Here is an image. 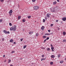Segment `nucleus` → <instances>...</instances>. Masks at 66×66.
I'll use <instances>...</instances> for the list:
<instances>
[{
    "mask_svg": "<svg viewBox=\"0 0 66 66\" xmlns=\"http://www.w3.org/2000/svg\"><path fill=\"white\" fill-rule=\"evenodd\" d=\"M9 25L10 26H12V23H9Z\"/></svg>",
    "mask_w": 66,
    "mask_h": 66,
    "instance_id": "36",
    "label": "nucleus"
},
{
    "mask_svg": "<svg viewBox=\"0 0 66 66\" xmlns=\"http://www.w3.org/2000/svg\"><path fill=\"white\" fill-rule=\"evenodd\" d=\"M17 26H16L14 25V26H12L10 29V31H16V28Z\"/></svg>",
    "mask_w": 66,
    "mask_h": 66,
    "instance_id": "1",
    "label": "nucleus"
},
{
    "mask_svg": "<svg viewBox=\"0 0 66 66\" xmlns=\"http://www.w3.org/2000/svg\"><path fill=\"white\" fill-rule=\"evenodd\" d=\"M32 1L33 2H35V1H36V0H32Z\"/></svg>",
    "mask_w": 66,
    "mask_h": 66,
    "instance_id": "31",
    "label": "nucleus"
},
{
    "mask_svg": "<svg viewBox=\"0 0 66 66\" xmlns=\"http://www.w3.org/2000/svg\"><path fill=\"white\" fill-rule=\"evenodd\" d=\"M21 18V16H19L18 17V19L19 20Z\"/></svg>",
    "mask_w": 66,
    "mask_h": 66,
    "instance_id": "19",
    "label": "nucleus"
},
{
    "mask_svg": "<svg viewBox=\"0 0 66 66\" xmlns=\"http://www.w3.org/2000/svg\"><path fill=\"white\" fill-rule=\"evenodd\" d=\"M10 66H13V65H12L11 64Z\"/></svg>",
    "mask_w": 66,
    "mask_h": 66,
    "instance_id": "50",
    "label": "nucleus"
},
{
    "mask_svg": "<svg viewBox=\"0 0 66 66\" xmlns=\"http://www.w3.org/2000/svg\"><path fill=\"white\" fill-rule=\"evenodd\" d=\"M43 22H45V19H43Z\"/></svg>",
    "mask_w": 66,
    "mask_h": 66,
    "instance_id": "38",
    "label": "nucleus"
},
{
    "mask_svg": "<svg viewBox=\"0 0 66 66\" xmlns=\"http://www.w3.org/2000/svg\"><path fill=\"white\" fill-rule=\"evenodd\" d=\"M51 47H53V46L52 45V44H51Z\"/></svg>",
    "mask_w": 66,
    "mask_h": 66,
    "instance_id": "43",
    "label": "nucleus"
},
{
    "mask_svg": "<svg viewBox=\"0 0 66 66\" xmlns=\"http://www.w3.org/2000/svg\"><path fill=\"white\" fill-rule=\"evenodd\" d=\"M3 32L5 33V34H10V32L9 31H7L5 30H4L3 31Z\"/></svg>",
    "mask_w": 66,
    "mask_h": 66,
    "instance_id": "2",
    "label": "nucleus"
},
{
    "mask_svg": "<svg viewBox=\"0 0 66 66\" xmlns=\"http://www.w3.org/2000/svg\"><path fill=\"white\" fill-rule=\"evenodd\" d=\"M36 36H37L38 35V33H37L36 34Z\"/></svg>",
    "mask_w": 66,
    "mask_h": 66,
    "instance_id": "27",
    "label": "nucleus"
},
{
    "mask_svg": "<svg viewBox=\"0 0 66 66\" xmlns=\"http://www.w3.org/2000/svg\"><path fill=\"white\" fill-rule=\"evenodd\" d=\"M46 16L47 17H48V18H49L50 17V15H49V14L48 13L47 14Z\"/></svg>",
    "mask_w": 66,
    "mask_h": 66,
    "instance_id": "8",
    "label": "nucleus"
},
{
    "mask_svg": "<svg viewBox=\"0 0 66 66\" xmlns=\"http://www.w3.org/2000/svg\"><path fill=\"white\" fill-rule=\"evenodd\" d=\"M62 19L63 21H65L66 20V17H63Z\"/></svg>",
    "mask_w": 66,
    "mask_h": 66,
    "instance_id": "6",
    "label": "nucleus"
},
{
    "mask_svg": "<svg viewBox=\"0 0 66 66\" xmlns=\"http://www.w3.org/2000/svg\"><path fill=\"white\" fill-rule=\"evenodd\" d=\"M41 29L42 30H44V26H42L41 28Z\"/></svg>",
    "mask_w": 66,
    "mask_h": 66,
    "instance_id": "11",
    "label": "nucleus"
},
{
    "mask_svg": "<svg viewBox=\"0 0 66 66\" xmlns=\"http://www.w3.org/2000/svg\"><path fill=\"white\" fill-rule=\"evenodd\" d=\"M51 49L52 50V51H53V52H54V50H53V49H54V47H51Z\"/></svg>",
    "mask_w": 66,
    "mask_h": 66,
    "instance_id": "7",
    "label": "nucleus"
},
{
    "mask_svg": "<svg viewBox=\"0 0 66 66\" xmlns=\"http://www.w3.org/2000/svg\"><path fill=\"white\" fill-rule=\"evenodd\" d=\"M57 2H60V0H57Z\"/></svg>",
    "mask_w": 66,
    "mask_h": 66,
    "instance_id": "45",
    "label": "nucleus"
},
{
    "mask_svg": "<svg viewBox=\"0 0 66 66\" xmlns=\"http://www.w3.org/2000/svg\"><path fill=\"white\" fill-rule=\"evenodd\" d=\"M45 60H46V58H42L41 59V61H42Z\"/></svg>",
    "mask_w": 66,
    "mask_h": 66,
    "instance_id": "14",
    "label": "nucleus"
},
{
    "mask_svg": "<svg viewBox=\"0 0 66 66\" xmlns=\"http://www.w3.org/2000/svg\"><path fill=\"white\" fill-rule=\"evenodd\" d=\"M26 47H27V45H24L23 46L24 49H25V48H26Z\"/></svg>",
    "mask_w": 66,
    "mask_h": 66,
    "instance_id": "24",
    "label": "nucleus"
},
{
    "mask_svg": "<svg viewBox=\"0 0 66 66\" xmlns=\"http://www.w3.org/2000/svg\"><path fill=\"white\" fill-rule=\"evenodd\" d=\"M15 52L14 51H13L11 52V53H14Z\"/></svg>",
    "mask_w": 66,
    "mask_h": 66,
    "instance_id": "30",
    "label": "nucleus"
},
{
    "mask_svg": "<svg viewBox=\"0 0 66 66\" xmlns=\"http://www.w3.org/2000/svg\"><path fill=\"white\" fill-rule=\"evenodd\" d=\"M64 60H66V58H65V59H64Z\"/></svg>",
    "mask_w": 66,
    "mask_h": 66,
    "instance_id": "53",
    "label": "nucleus"
},
{
    "mask_svg": "<svg viewBox=\"0 0 66 66\" xmlns=\"http://www.w3.org/2000/svg\"><path fill=\"white\" fill-rule=\"evenodd\" d=\"M46 18H47V17L45 18V19H46Z\"/></svg>",
    "mask_w": 66,
    "mask_h": 66,
    "instance_id": "54",
    "label": "nucleus"
},
{
    "mask_svg": "<svg viewBox=\"0 0 66 66\" xmlns=\"http://www.w3.org/2000/svg\"><path fill=\"white\" fill-rule=\"evenodd\" d=\"M51 65H53V62H51L50 63Z\"/></svg>",
    "mask_w": 66,
    "mask_h": 66,
    "instance_id": "23",
    "label": "nucleus"
},
{
    "mask_svg": "<svg viewBox=\"0 0 66 66\" xmlns=\"http://www.w3.org/2000/svg\"><path fill=\"white\" fill-rule=\"evenodd\" d=\"M13 43L14 44H16L15 42H14Z\"/></svg>",
    "mask_w": 66,
    "mask_h": 66,
    "instance_id": "47",
    "label": "nucleus"
},
{
    "mask_svg": "<svg viewBox=\"0 0 66 66\" xmlns=\"http://www.w3.org/2000/svg\"><path fill=\"white\" fill-rule=\"evenodd\" d=\"M63 34L64 35H66V32L64 31L63 32Z\"/></svg>",
    "mask_w": 66,
    "mask_h": 66,
    "instance_id": "20",
    "label": "nucleus"
},
{
    "mask_svg": "<svg viewBox=\"0 0 66 66\" xmlns=\"http://www.w3.org/2000/svg\"><path fill=\"white\" fill-rule=\"evenodd\" d=\"M11 62V60H9L8 62V63H10V62Z\"/></svg>",
    "mask_w": 66,
    "mask_h": 66,
    "instance_id": "22",
    "label": "nucleus"
},
{
    "mask_svg": "<svg viewBox=\"0 0 66 66\" xmlns=\"http://www.w3.org/2000/svg\"><path fill=\"white\" fill-rule=\"evenodd\" d=\"M43 38H46V36H43Z\"/></svg>",
    "mask_w": 66,
    "mask_h": 66,
    "instance_id": "25",
    "label": "nucleus"
},
{
    "mask_svg": "<svg viewBox=\"0 0 66 66\" xmlns=\"http://www.w3.org/2000/svg\"><path fill=\"white\" fill-rule=\"evenodd\" d=\"M13 41V39H11L10 40V43H11V42H12Z\"/></svg>",
    "mask_w": 66,
    "mask_h": 66,
    "instance_id": "18",
    "label": "nucleus"
},
{
    "mask_svg": "<svg viewBox=\"0 0 66 66\" xmlns=\"http://www.w3.org/2000/svg\"><path fill=\"white\" fill-rule=\"evenodd\" d=\"M6 62V60H5L4 61V62Z\"/></svg>",
    "mask_w": 66,
    "mask_h": 66,
    "instance_id": "52",
    "label": "nucleus"
},
{
    "mask_svg": "<svg viewBox=\"0 0 66 66\" xmlns=\"http://www.w3.org/2000/svg\"><path fill=\"white\" fill-rule=\"evenodd\" d=\"M53 24H51L50 27H53Z\"/></svg>",
    "mask_w": 66,
    "mask_h": 66,
    "instance_id": "34",
    "label": "nucleus"
},
{
    "mask_svg": "<svg viewBox=\"0 0 66 66\" xmlns=\"http://www.w3.org/2000/svg\"><path fill=\"white\" fill-rule=\"evenodd\" d=\"M34 9L35 10H38L39 9V7L38 6H35L34 7Z\"/></svg>",
    "mask_w": 66,
    "mask_h": 66,
    "instance_id": "4",
    "label": "nucleus"
},
{
    "mask_svg": "<svg viewBox=\"0 0 66 66\" xmlns=\"http://www.w3.org/2000/svg\"><path fill=\"white\" fill-rule=\"evenodd\" d=\"M60 56H61V54H59L58 55H57L58 57H60Z\"/></svg>",
    "mask_w": 66,
    "mask_h": 66,
    "instance_id": "17",
    "label": "nucleus"
},
{
    "mask_svg": "<svg viewBox=\"0 0 66 66\" xmlns=\"http://www.w3.org/2000/svg\"><path fill=\"white\" fill-rule=\"evenodd\" d=\"M64 62V61L63 60H61L60 61V63H61V64H62Z\"/></svg>",
    "mask_w": 66,
    "mask_h": 66,
    "instance_id": "13",
    "label": "nucleus"
},
{
    "mask_svg": "<svg viewBox=\"0 0 66 66\" xmlns=\"http://www.w3.org/2000/svg\"><path fill=\"white\" fill-rule=\"evenodd\" d=\"M33 33V31H30V32H29V34H32Z\"/></svg>",
    "mask_w": 66,
    "mask_h": 66,
    "instance_id": "9",
    "label": "nucleus"
},
{
    "mask_svg": "<svg viewBox=\"0 0 66 66\" xmlns=\"http://www.w3.org/2000/svg\"><path fill=\"white\" fill-rule=\"evenodd\" d=\"M56 4V2H53V4L54 5H55Z\"/></svg>",
    "mask_w": 66,
    "mask_h": 66,
    "instance_id": "15",
    "label": "nucleus"
},
{
    "mask_svg": "<svg viewBox=\"0 0 66 66\" xmlns=\"http://www.w3.org/2000/svg\"><path fill=\"white\" fill-rule=\"evenodd\" d=\"M22 21L23 22H24L26 21V20L23 19L22 20Z\"/></svg>",
    "mask_w": 66,
    "mask_h": 66,
    "instance_id": "21",
    "label": "nucleus"
},
{
    "mask_svg": "<svg viewBox=\"0 0 66 66\" xmlns=\"http://www.w3.org/2000/svg\"><path fill=\"white\" fill-rule=\"evenodd\" d=\"M31 17V16H28V18L30 19V18Z\"/></svg>",
    "mask_w": 66,
    "mask_h": 66,
    "instance_id": "26",
    "label": "nucleus"
},
{
    "mask_svg": "<svg viewBox=\"0 0 66 66\" xmlns=\"http://www.w3.org/2000/svg\"><path fill=\"white\" fill-rule=\"evenodd\" d=\"M2 40L3 41H4V38H2Z\"/></svg>",
    "mask_w": 66,
    "mask_h": 66,
    "instance_id": "40",
    "label": "nucleus"
},
{
    "mask_svg": "<svg viewBox=\"0 0 66 66\" xmlns=\"http://www.w3.org/2000/svg\"><path fill=\"white\" fill-rule=\"evenodd\" d=\"M55 8L56 10H59V7L57 6Z\"/></svg>",
    "mask_w": 66,
    "mask_h": 66,
    "instance_id": "10",
    "label": "nucleus"
},
{
    "mask_svg": "<svg viewBox=\"0 0 66 66\" xmlns=\"http://www.w3.org/2000/svg\"><path fill=\"white\" fill-rule=\"evenodd\" d=\"M5 55H3V57H5Z\"/></svg>",
    "mask_w": 66,
    "mask_h": 66,
    "instance_id": "51",
    "label": "nucleus"
},
{
    "mask_svg": "<svg viewBox=\"0 0 66 66\" xmlns=\"http://www.w3.org/2000/svg\"><path fill=\"white\" fill-rule=\"evenodd\" d=\"M12 13L13 11H12V10H10V11L9 12V13L10 14L9 15L10 16H12Z\"/></svg>",
    "mask_w": 66,
    "mask_h": 66,
    "instance_id": "3",
    "label": "nucleus"
},
{
    "mask_svg": "<svg viewBox=\"0 0 66 66\" xmlns=\"http://www.w3.org/2000/svg\"><path fill=\"white\" fill-rule=\"evenodd\" d=\"M56 22H58V20H56Z\"/></svg>",
    "mask_w": 66,
    "mask_h": 66,
    "instance_id": "48",
    "label": "nucleus"
},
{
    "mask_svg": "<svg viewBox=\"0 0 66 66\" xmlns=\"http://www.w3.org/2000/svg\"><path fill=\"white\" fill-rule=\"evenodd\" d=\"M21 41V42H22V40H23V38H21L20 39Z\"/></svg>",
    "mask_w": 66,
    "mask_h": 66,
    "instance_id": "39",
    "label": "nucleus"
},
{
    "mask_svg": "<svg viewBox=\"0 0 66 66\" xmlns=\"http://www.w3.org/2000/svg\"><path fill=\"white\" fill-rule=\"evenodd\" d=\"M18 7L19 8V5H18Z\"/></svg>",
    "mask_w": 66,
    "mask_h": 66,
    "instance_id": "46",
    "label": "nucleus"
},
{
    "mask_svg": "<svg viewBox=\"0 0 66 66\" xmlns=\"http://www.w3.org/2000/svg\"><path fill=\"white\" fill-rule=\"evenodd\" d=\"M50 35V34H47V35Z\"/></svg>",
    "mask_w": 66,
    "mask_h": 66,
    "instance_id": "49",
    "label": "nucleus"
},
{
    "mask_svg": "<svg viewBox=\"0 0 66 66\" xmlns=\"http://www.w3.org/2000/svg\"><path fill=\"white\" fill-rule=\"evenodd\" d=\"M41 49H45V48H44L43 47H41Z\"/></svg>",
    "mask_w": 66,
    "mask_h": 66,
    "instance_id": "29",
    "label": "nucleus"
},
{
    "mask_svg": "<svg viewBox=\"0 0 66 66\" xmlns=\"http://www.w3.org/2000/svg\"><path fill=\"white\" fill-rule=\"evenodd\" d=\"M51 31H50V30H48V32H50Z\"/></svg>",
    "mask_w": 66,
    "mask_h": 66,
    "instance_id": "44",
    "label": "nucleus"
},
{
    "mask_svg": "<svg viewBox=\"0 0 66 66\" xmlns=\"http://www.w3.org/2000/svg\"><path fill=\"white\" fill-rule=\"evenodd\" d=\"M55 57V56H54V55H53L51 56V57H52V58H54Z\"/></svg>",
    "mask_w": 66,
    "mask_h": 66,
    "instance_id": "12",
    "label": "nucleus"
},
{
    "mask_svg": "<svg viewBox=\"0 0 66 66\" xmlns=\"http://www.w3.org/2000/svg\"><path fill=\"white\" fill-rule=\"evenodd\" d=\"M2 22V20L1 19L0 20V22Z\"/></svg>",
    "mask_w": 66,
    "mask_h": 66,
    "instance_id": "35",
    "label": "nucleus"
},
{
    "mask_svg": "<svg viewBox=\"0 0 66 66\" xmlns=\"http://www.w3.org/2000/svg\"><path fill=\"white\" fill-rule=\"evenodd\" d=\"M45 35H47V33H45Z\"/></svg>",
    "mask_w": 66,
    "mask_h": 66,
    "instance_id": "42",
    "label": "nucleus"
},
{
    "mask_svg": "<svg viewBox=\"0 0 66 66\" xmlns=\"http://www.w3.org/2000/svg\"><path fill=\"white\" fill-rule=\"evenodd\" d=\"M42 57H44V55H42Z\"/></svg>",
    "mask_w": 66,
    "mask_h": 66,
    "instance_id": "41",
    "label": "nucleus"
},
{
    "mask_svg": "<svg viewBox=\"0 0 66 66\" xmlns=\"http://www.w3.org/2000/svg\"><path fill=\"white\" fill-rule=\"evenodd\" d=\"M46 50L47 51H50V48H48Z\"/></svg>",
    "mask_w": 66,
    "mask_h": 66,
    "instance_id": "16",
    "label": "nucleus"
},
{
    "mask_svg": "<svg viewBox=\"0 0 66 66\" xmlns=\"http://www.w3.org/2000/svg\"><path fill=\"white\" fill-rule=\"evenodd\" d=\"M46 40H47V39H45L44 42H43V43H45V42H46Z\"/></svg>",
    "mask_w": 66,
    "mask_h": 66,
    "instance_id": "28",
    "label": "nucleus"
},
{
    "mask_svg": "<svg viewBox=\"0 0 66 66\" xmlns=\"http://www.w3.org/2000/svg\"><path fill=\"white\" fill-rule=\"evenodd\" d=\"M63 42H66V40L65 39V40H63Z\"/></svg>",
    "mask_w": 66,
    "mask_h": 66,
    "instance_id": "32",
    "label": "nucleus"
},
{
    "mask_svg": "<svg viewBox=\"0 0 66 66\" xmlns=\"http://www.w3.org/2000/svg\"><path fill=\"white\" fill-rule=\"evenodd\" d=\"M51 11L52 12H53V13H54V12H55V8H54L53 9H51Z\"/></svg>",
    "mask_w": 66,
    "mask_h": 66,
    "instance_id": "5",
    "label": "nucleus"
},
{
    "mask_svg": "<svg viewBox=\"0 0 66 66\" xmlns=\"http://www.w3.org/2000/svg\"><path fill=\"white\" fill-rule=\"evenodd\" d=\"M49 39V37H47V38L46 39V40H48V39Z\"/></svg>",
    "mask_w": 66,
    "mask_h": 66,
    "instance_id": "37",
    "label": "nucleus"
},
{
    "mask_svg": "<svg viewBox=\"0 0 66 66\" xmlns=\"http://www.w3.org/2000/svg\"><path fill=\"white\" fill-rule=\"evenodd\" d=\"M0 1L1 2H3V1H4V0H1Z\"/></svg>",
    "mask_w": 66,
    "mask_h": 66,
    "instance_id": "33",
    "label": "nucleus"
}]
</instances>
